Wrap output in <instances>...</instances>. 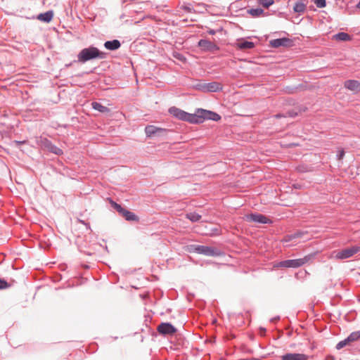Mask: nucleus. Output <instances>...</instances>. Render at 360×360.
I'll return each mask as SVG.
<instances>
[{"mask_svg":"<svg viewBox=\"0 0 360 360\" xmlns=\"http://www.w3.org/2000/svg\"><path fill=\"white\" fill-rule=\"evenodd\" d=\"M53 11L50 10L45 13L39 14L37 16V19L44 22H49L53 19Z\"/></svg>","mask_w":360,"mask_h":360,"instance_id":"aec40b11","label":"nucleus"},{"mask_svg":"<svg viewBox=\"0 0 360 360\" xmlns=\"http://www.w3.org/2000/svg\"><path fill=\"white\" fill-rule=\"evenodd\" d=\"M174 298H175V297H176V294H177V293H176V292H174ZM170 298H171V299H173V297H171Z\"/></svg>","mask_w":360,"mask_h":360,"instance_id":"bf43d9fd","label":"nucleus"},{"mask_svg":"<svg viewBox=\"0 0 360 360\" xmlns=\"http://www.w3.org/2000/svg\"><path fill=\"white\" fill-rule=\"evenodd\" d=\"M121 216L124 217L125 218V219L127 221H137L138 220V217L134 213H133L126 209L124 210V212H122Z\"/></svg>","mask_w":360,"mask_h":360,"instance_id":"a878e982","label":"nucleus"},{"mask_svg":"<svg viewBox=\"0 0 360 360\" xmlns=\"http://www.w3.org/2000/svg\"><path fill=\"white\" fill-rule=\"evenodd\" d=\"M25 141H13V144H14L15 146H18L20 145L25 143Z\"/></svg>","mask_w":360,"mask_h":360,"instance_id":"ea45409f","label":"nucleus"},{"mask_svg":"<svg viewBox=\"0 0 360 360\" xmlns=\"http://www.w3.org/2000/svg\"><path fill=\"white\" fill-rule=\"evenodd\" d=\"M360 249H342L341 251H333L328 256V259H335V260H344L352 257L358 253Z\"/></svg>","mask_w":360,"mask_h":360,"instance_id":"423d86ee","label":"nucleus"},{"mask_svg":"<svg viewBox=\"0 0 360 360\" xmlns=\"http://www.w3.org/2000/svg\"><path fill=\"white\" fill-rule=\"evenodd\" d=\"M92 347H93V349L90 352L94 353L96 351H97V349L98 348V344L96 342H94L92 344Z\"/></svg>","mask_w":360,"mask_h":360,"instance_id":"79ce46f5","label":"nucleus"},{"mask_svg":"<svg viewBox=\"0 0 360 360\" xmlns=\"http://www.w3.org/2000/svg\"><path fill=\"white\" fill-rule=\"evenodd\" d=\"M63 278V276L60 274H57L56 276V281H60Z\"/></svg>","mask_w":360,"mask_h":360,"instance_id":"c03bdc74","label":"nucleus"},{"mask_svg":"<svg viewBox=\"0 0 360 360\" xmlns=\"http://www.w3.org/2000/svg\"><path fill=\"white\" fill-rule=\"evenodd\" d=\"M79 221L86 226H89V224L85 223V221H84L80 220Z\"/></svg>","mask_w":360,"mask_h":360,"instance_id":"864d4df0","label":"nucleus"},{"mask_svg":"<svg viewBox=\"0 0 360 360\" xmlns=\"http://www.w3.org/2000/svg\"><path fill=\"white\" fill-rule=\"evenodd\" d=\"M58 268L60 271H65L68 269V264L66 263L60 264Z\"/></svg>","mask_w":360,"mask_h":360,"instance_id":"e433bc0d","label":"nucleus"},{"mask_svg":"<svg viewBox=\"0 0 360 360\" xmlns=\"http://www.w3.org/2000/svg\"><path fill=\"white\" fill-rule=\"evenodd\" d=\"M167 311V313H169V312L172 311V309L168 308V309H167V311Z\"/></svg>","mask_w":360,"mask_h":360,"instance_id":"052dcab7","label":"nucleus"},{"mask_svg":"<svg viewBox=\"0 0 360 360\" xmlns=\"http://www.w3.org/2000/svg\"><path fill=\"white\" fill-rule=\"evenodd\" d=\"M40 146L45 149L48 150L50 153L57 155H61L63 154V151L60 148L54 145L50 140L44 137H40L39 140Z\"/></svg>","mask_w":360,"mask_h":360,"instance_id":"6e6552de","label":"nucleus"},{"mask_svg":"<svg viewBox=\"0 0 360 360\" xmlns=\"http://www.w3.org/2000/svg\"><path fill=\"white\" fill-rule=\"evenodd\" d=\"M184 250L188 253H197L199 255H204L210 257H219L223 258V261L229 262L233 258L230 254H226L224 249H181Z\"/></svg>","mask_w":360,"mask_h":360,"instance_id":"7ed1b4c3","label":"nucleus"},{"mask_svg":"<svg viewBox=\"0 0 360 360\" xmlns=\"http://www.w3.org/2000/svg\"><path fill=\"white\" fill-rule=\"evenodd\" d=\"M176 58L179 59V60H181L183 56L181 55H180L179 53H178L177 55H175L174 56Z\"/></svg>","mask_w":360,"mask_h":360,"instance_id":"8fccbe9b","label":"nucleus"},{"mask_svg":"<svg viewBox=\"0 0 360 360\" xmlns=\"http://www.w3.org/2000/svg\"><path fill=\"white\" fill-rule=\"evenodd\" d=\"M176 58L179 59V60H181L183 56L181 55H180L179 53H178L177 55H175L174 56Z\"/></svg>","mask_w":360,"mask_h":360,"instance_id":"3c124183","label":"nucleus"},{"mask_svg":"<svg viewBox=\"0 0 360 360\" xmlns=\"http://www.w3.org/2000/svg\"><path fill=\"white\" fill-rule=\"evenodd\" d=\"M260 329H261V330L266 331V329L264 328L261 327Z\"/></svg>","mask_w":360,"mask_h":360,"instance_id":"e2e57ef3","label":"nucleus"},{"mask_svg":"<svg viewBox=\"0 0 360 360\" xmlns=\"http://www.w3.org/2000/svg\"><path fill=\"white\" fill-rule=\"evenodd\" d=\"M298 115V113L292 110H288L286 114L285 115V117H295Z\"/></svg>","mask_w":360,"mask_h":360,"instance_id":"c9c22d12","label":"nucleus"},{"mask_svg":"<svg viewBox=\"0 0 360 360\" xmlns=\"http://www.w3.org/2000/svg\"><path fill=\"white\" fill-rule=\"evenodd\" d=\"M305 8H306V5L302 1H297L293 6V11L297 13H304L305 11Z\"/></svg>","mask_w":360,"mask_h":360,"instance_id":"b1692460","label":"nucleus"},{"mask_svg":"<svg viewBox=\"0 0 360 360\" xmlns=\"http://www.w3.org/2000/svg\"><path fill=\"white\" fill-rule=\"evenodd\" d=\"M121 46V43L118 39L106 41L104 43V47L109 51H116Z\"/></svg>","mask_w":360,"mask_h":360,"instance_id":"f3484780","label":"nucleus"},{"mask_svg":"<svg viewBox=\"0 0 360 360\" xmlns=\"http://www.w3.org/2000/svg\"><path fill=\"white\" fill-rule=\"evenodd\" d=\"M344 155H345V151L343 150L338 151V153L337 154L338 159V160L342 159Z\"/></svg>","mask_w":360,"mask_h":360,"instance_id":"58836bf2","label":"nucleus"},{"mask_svg":"<svg viewBox=\"0 0 360 360\" xmlns=\"http://www.w3.org/2000/svg\"><path fill=\"white\" fill-rule=\"evenodd\" d=\"M91 106L94 110H97L102 113H108L110 111V110L108 107L104 106L102 104H101L100 103L96 102V101L92 102Z\"/></svg>","mask_w":360,"mask_h":360,"instance_id":"412c9836","label":"nucleus"},{"mask_svg":"<svg viewBox=\"0 0 360 360\" xmlns=\"http://www.w3.org/2000/svg\"><path fill=\"white\" fill-rule=\"evenodd\" d=\"M238 360H259V359H256V358H244V359H239Z\"/></svg>","mask_w":360,"mask_h":360,"instance_id":"de8ad7c7","label":"nucleus"},{"mask_svg":"<svg viewBox=\"0 0 360 360\" xmlns=\"http://www.w3.org/2000/svg\"><path fill=\"white\" fill-rule=\"evenodd\" d=\"M223 85L217 82L206 83L205 93H214L222 91Z\"/></svg>","mask_w":360,"mask_h":360,"instance_id":"dca6fc26","label":"nucleus"},{"mask_svg":"<svg viewBox=\"0 0 360 360\" xmlns=\"http://www.w3.org/2000/svg\"><path fill=\"white\" fill-rule=\"evenodd\" d=\"M168 112L170 115L179 120L186 121L191 124H195L198 122L196 120L195 112L193 114L188 113L175 106L170 107Z\"/></svg>","mask_w":360,"mask_h":360,"instance_id":"20e7f679","label":"nucleus"},{"mask_svg":"<svg viewBox=\"0 0 360 360\" xmlns=\"http://www.w3.org/2000/svg\"><path fill=\"white\" fill-rule=\"evenodd\" d=\"M81 266L84 269H89L90 268L89 265H88V264H82Z\"/></svg>","mask_w":360,"mask_h":360,"instance_id":"49530a36","label":"nucleus"},{"mask_svg":"<svg viewBox=\"0 0 360 360\" xmlns=\"http://www.w3.org/2000/svg\"><path fill=\"white\" fill-rule=\"evenodd\" d=\"M205 86L206 83L202 82L200 80L195 81L191 85L192 88L194 89L202 91L203 93H205Z\"/></svg>","mask_w":360,"mask_h":360,"instance_id":"393cba45","label":"nucleus"},{"mask_svg":"<svg viewBox=\"0 0 360 360\" xmlns=\"http://www.w3.org/2000/svg\"><path fill=\"white\" fill-rule=\"evenodd\" d=\"M257 1L264 8H269L274 3V0H257Z\"/></svg>","mask_w":360,"mask_h":360,"instance_id":"7c9ffc66","label":"nucleus"},{"mask_svg":"<svg viewBox=\"0 0 360 360\" xmlns=\"http://www.w3.org/2000/svg\"><path fill=\"white\" fill-rule=\"evenodd\" d=\"M309 356L302 353L287 352L281 356V360H308Z\"/></svg>","mask_w":360,"mask_h":360,"instance_id":"ddd939ff","label":"nucleus"},{"mask_svg":"<svg viewBox=\"0 0 360 360\" xmlns=\"http://www.w3.org/2000/svg\"><path fill=\"white\" fill-rule=\"evenodd\" d=\"M207 231L204 233L210 236H219L221 233V229L219 225H210L209 227L206 226Z\"/></svg>","mask_w":360,"mask_h":360,"instance_id":"6ab92c4d","label":"nucleus"},{"mask_svg":"<svg viewBox=\"0 0 360 360\" xmlns=\"http://www.w3.org/2000/svg\"><path fill=\"white\" fill-rule=\"evenodd\" d=\"M195 116L196 120L198 121L196 124L202 123L206 120L217 122L221 118L218 113L202 108H198L196 110Z\"/></svg>","mask_w":360,"mask_h":360,"instance_id":"39448f33","label":"nucleus"},{"mask_svg":"<svg viewBox=\"0 0 360 360\" xmlns=\"http://www.w3.org/2000/svg\"><path fill=\"white\" fill-rule=\"evenodd\" d=\"M110 204L111 205V207L115 209L120 215L122 214V212L125 210L120 204L117 203L116 202L113 201L111 199H110Z\"/></svg>","mask_w":360,"mask_h":360,"instance_id":"c85d7f7f","label":"nucleus"},{"mask_svg":"<svg viewBox=\"0 0 360 360\" xmlns=\"http://www.w3.org/2000/svg\"><path fill=\"white\" fill-rule=\"evenodd\" d=\"M292 44V40L287 37L275 39L270 41V45L273 48H279L281 46L290 47Z\"/></svg>","mask_w":360,"mask_h":360,"instance_id":"f8f14e48","label":"nucleus"},{"mask_svg":"<svg viewBox=\"0 0 360 360\" xmlns=\"http://www.w3.org/2000/svg\"><path fill=\"white\" fill-rule=\"evenodd\" d=\"M281 319L280 316H276L270 319V322L271 323H276L278 321Z\"/></svg>","mask_w":360,"mask_h":360,"instance_id":"a19ab883","label":"nucleus"},{"mask_svg":"<svg viewBox=\"0 0 360 360\" xmlns=\"http://www.w3.org/2000/svg\"><path fill=\"white\" fill-rule=\"evenodd\" d=\"M4 259V255H1L0 253V264H1L3 263Z\"/></svg>","mask_w":360,"mask_h":360,"instance_id":"09e8293b","label":"nucleus"},{"mask_svg":"<svg viewBox=\"0 0 360 360\" xmlns=\"http://www.w3.org/2000/svg\"><path fill=\"white\" fill-rule=\"evenodd\" d=\"M351 248H359V247H358V246H356V245H353V246H352Z\"/></svg>","mask_w":360,"mask_h":360,"instance_id":"0e129e2a","label":"nucleus"},{"mask_svg":"<svg viewBox=\"0 0 360 360\" xmlns=\"http://www.w3.org/2000/svg\"><path fill=\"white\" fill-rule=\"evenodd\" d=\"M352 343V342L350 341V339L348 337H347L344 340H340L337 343L335 349L337 350H340L347 346H350Z\"/></svg>","mask_w":360,"mask_h":360,"instance_id":"bb28decb","label":"nucleus"},{"mask_svg":"<svg viewBox=\"0 0 360 360\" xmlns=\"http://www.w3.org/2000/svg\"><path fill=\"white\" fill-rule=\"evenodd\" d=\"M307 274H309L306 270H300L297 273L295 274V278L300 279L301 278H304Z\"/></svg>","mask_w":360,"mask_h":360,"instance_id":"f704fd0d","label":"nucleus"},{"mask_svg":"<svg viewBox=\"0 0 360 360\" xmlns=\"http://www.w3.org/2000/svg\"><path fill=\"white\" fill-rule=\"evenodd\" d=\"M347 337L352 342L359 340L360 339V330L352 332Z\"/></svg>","mask_w":360,"mask_h":360,"instance_id":"c756f323","label":"nucleus"},{"mask_svg":"<svg viewBox=\"0 0 360 360\" xmlns=\"http://www.w3.org/2000/svg\"><path fill=\"white\" fill-rule=\"evenodd\" d=\"M153 293H154V297H155V299L157 300H160L164 295V292L160 288H155L153 290Z\"/></svg>","mask_w":360,"mask_h":360,"instance_id":"2f4dec72","label":"nucleus"},{"mask_svg":"<svg viewBox=\"0 0 360 360\" xmlns=\"http://www.w3.org/2000/svg\"><path fill=\"white\" fill-rule=\"evenodd\" d=\"M275 117H276V118H280V117H285V115H282V114H280V113H279V114L276 115H275Z\"/></svg>","mask_w":360,"mask_h":360,"instance_id":"603ef678","label":"nucleus"},{"mask_svg":"<svg viewBox=\"0 0 360 360\" xmlns=\"http://www.w3.org/2000/svg\"><path fill=\"white\" fill-rule=\"evenodd\" d=\"M207 32L210 35H214L217 33V31L213 29H208Z\"/></svg>","mask_w":360,"mask_h":360,"instance_id":"37998d69","label":"nucleus"},{"mask_svg":"<svg viewBox=\"0 0 360 360\" xmlns=\"http://www.w3.org/2000/svg\"><path fill=\"white\" fill-rule=\"evenodd\" d=\"M157 330L159 334L165 336L174 334L177 331V328L170 322H162L158 325Z\"/></svg>","mask_w":360,"mask_h":360,"instance_id":"1a4fd4ad","label":"nucleus"},{"mask_svg":"<svg viewBox=\"0 0 360 360\" xmlns=\"http://www.w3.org/2000/svg\"><path fill=\"white\" fill-rule=\"evenodd\" d=\"M186 219H189L192 222H197V221H200V219H201L202 217L198 213L193 212L187 213L186 214Z\"/></svg>","mask_w":360,"mask_h":360,"instance_id":"cd10ccee","label":"nucleus"},{"mask_svg":"<svg viewBox=\"0 0 360 360\" xmlns=\"http://www.w3.org/2000/svg\"><path fill=\"white\" fill-rule=\"evenodd\" d=\"M185 248H210V247L207 245H190L186 246Z\"/></svg>","mask_w":360,"mask_h":360,"instance_id":"4c0bfd02","label":"nucleus"},{"mask_svg":"<svg viewBox=\"0 0 360 360\" xmlns=\"http://www.w3.org/2000/svg\"><path fill=\"white\" fill-rule=\"evenodd\" d=\"M345 89L353 91L354 94L360 92V82L354 79L346 80L344 83Z\"/></svg>","mask_w":360,"mask_h":360,"instance_id":"2eb2a0df","label":"nucleus"},{"mask_svg":"<svg viewBox=\"0 0 360 360\" xmlns=\"http://www.w3.org/2000/svg\"><path fill=\"white\" fill-rule=\"evenodd\" d=\"M198 46L203 51H218L219 47L210 40L202 39L198 43Z\"/></svg>","mask_w":360,"mask_h":360,"instance_id":"9b49d317","label":"nucleus"},{"mask_svg":"<svg viewBox=\"0 0 360 360\" xmlns=\"http://www.w3.org/2000/svg\"><path fill=\"white\" fill-rule=\"evenodd\" d=\"M325 360H335V358L332 355H328L326 356Z\"/></svg>","mask_w":360,"mask_h":360,"instance_id":"a18cd8bd","label":"nucleus"},{"mask_svg":"<svg viewBox=\"0 0 360 360\" xmlns=\"http://www.w3.org/2000/svg\"><path fill=\"white\" fill-rule=\"evenodd\" d=\"M106 56L105 53L101 51L98 48L90 46L80 51L77 55V59L79 63H84L94 59H104Z\"/></svg>","mask_w":360,"mask_h":360,"instance_id":"f03ea898","label":"nucleus"},{"mask_svg":"<svg viewBox=\"0 0 360 360\" xmlns=\"http://www.w3.org/2000/svg\"><path fill=\"white\" fill-rule=\"evenodd\" d=\"M171 259H174V258L172 257H169L166 259V261L168 262L169 260H171Z\"/></svg>","mask_w":360,"mask_h":360,"instance_id":"5fc2aeb1","label":"nucleus"},{"mask_svg":"<svg viewBox=\"0 0 360 360\" xmlns=\"http://www.w3.org/2000/svg\"><path fill=\"white\" fill-rule=\"evenodd\" d=\"M236 46L239 49L245 50V49H252L255 46V45L254 42H252V41L240 39V40H238V42L236 43Z\"/></svg>","mask_w":360,"mask_h":360,"instance_id":"a211bd4d","label":"nucleus"},{"mask_svg":"<svg viewBox=\"0 0 360 360\" xmlns=\"http://www.w3.org/2000/svg\"><path fill=\"white\" fill-rule=\"evenodd\" d=\"M165 252L166 251H169V252H172V249H167V248H165V249H163Z\"/></svg>","mask_w":360,"mask_h":360,"instance_id":"13d9d810","label":"nucleus"},{"mask_svg":"<svg viewBox=\"0 0 360 360\" xmlns=\"http://www.w3.org/2000/svg\"><path fill=\"white\" fill-rule=\"evenodd\" d=\"M11 285L8 283V281L4 278H0V290H5L8 288Z\"/></svg>","mask_w":360,"mask_h":360,"instance_id":"473e14b6","label":"nucleus"},{"mask_svg":"<svg viewBox=\"0 0 360 360\" xmlns=\"http://www.w3.org/2000/svg\"><path fill=\"white\" fill-rule=\"evenodd\" d=\"M84 253H85L86 255H92V253H91V252H84Z\"/></svg>","mask_w":360,"mask_h":360,"instance_id":"680f3d73","label":"nucleus"},{"mask_svg":"<svg viewBox=\"0 0 360 360\" xmlns=\"http://www.w3.org/2000/svg\"><path fill=\"white\" fill-rule=\"evenodd\" d=\"M314 2L316 4V6L319 8H324L326 6V0H314Z\"/></svg>","mask_w":360,"mask_h":360,"instance_id":"72a5a7b5","label":"nucleus"},{"mask_svg":"<svg viewBox=\"0 0 360 360\" xmlns=\"http://www.w3.org/2000/svg\"><path fill=\"white\" fill-rule=\"evenodd\" d=\"M115 276L116 277V281H115V283L117 282L118 281V279H119V276L117 274H115Z\"/></svg>","mask_w":360,"mask_h":360,"instance_id":"6e6d98bb","label":"nucleus"},{"mask_svg":"<svg viewBox=\"0 0 360 360\" xmlns=\"http://www.w3.org/2000/svg\"><path fill=\"white\" fill-rule=\"evenodd\" d=\"M356 8L360 9V1H359V3L356 4Z\"/></svg>","mask_w":360,"mask_h":360,"instance_id":"4d7b16f0","label":"nucleus"},{"mask_svg":"<svg viewBox=\"0 0 360 360\" xmlns=\"http://www.w3.org/2000/svg\"><path fill=\"white\" fill-rule=\"evenodd\" d=\"M167 131L165 129L157 127L153 125H148L145 128V133L146 136L150 137L153 136H161L165 134Z\"/></svg>","mask_w":360,"mask_h":360,"instance_id":"4468645a","label":"nucleus"},{"mask_svg":"<svg viewBox=\"0 0 360 360\" xmlns=\"http://www.w3.org/2000/svg\"><path fill=\"white\" fill-rule=\"evenodd\" d=\"M333 37L336 40L342 41H347L352 39V37L349 34L343 32H338V34H335Z\"/></svg>","mask_w":360,"mask_h":360,"instance_id":"5701e85b","label":"nucleus"},{"mask_svg":"<svg viewBox=\"0 0 360 360\" xmlns=\"http://www.w3.org/2000/svg\"><path fill=\"white\" fill-rule=\"evenodd\" d=\"M247 219L249 221L262 224H271L272 222L269 218L259 213H252L248 214L247 215Z\"/></svg>","mask_w":360,"mask_h":360,"instance_id":"9d476101","label":"nucleus"},{"mask_svg":"<svg viewBox=\"0 0 360 360\" xmlns=\"http://www.w3.org/2000/svg\"><path fill=\"white\" fill-rule=\"evenodd\" d=\"M312 236L311 229L307 228L302 230H297L295 233L288 236V241L297 239V243L308 240Z\"/></svg>","mask_w":360,"mask_h":360,"instance_id":"0eeeda50","label":"nucleus"},{"mask_svg":"<svg viewBox=\"0 0 360 360\" xmlns=\"http://www.w3.org/2000/svg\"><path fill=\"white\" fill-rule=\"evenodd\" d=\"M108 252H109L108 248L105 249Z\"/></svg>","mask_w":360,"mask_h":360,"instance_id":"69168bd1","label":"nucleus"},{"mask_svg":"<svg viewBox=\"0 0 360 360\" xmlns=\"http://www.w3.org/2000/svg\"><path fill=\"white\" fill-rule=\"evenodd\" d=\"M319 254V251L308 254L304 256L302 258L297 259H288L280 261H274L273 262L274 269H295L300 267L314 259Z\"/></svg>","mask_w":360,"mask_h":360,"instance_id":"f257e3e1","label":"nucleus"},{"mask_svg":"<svg viewBox=\"0 0 360 360\" xmlns=\"http://www.w3.org/2000/svg\"><path fill=\"white\" fill-rule=\"evenodd\" d=\"M247 13L252 15V17L257 18L260 16L261 15H266V13H264V10L261 8H252L247 10Z\"/></svg>","mask_w":360,"mask_h":360,"instance_id":"4be33fe9","label":"nucleus"}]
</instances>
